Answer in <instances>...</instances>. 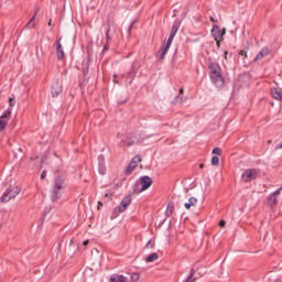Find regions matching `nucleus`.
I'll return each instance as SVG.
<instances>
[{"mask_svg":"<svg viewBox=\"0 0 282 282\" xmlns=\"http://www.w3.org/2000/svg\"><path fill=\"white\" fill-rule=\"evenodd\" d=\"M67 188V178L65 175H57L53 181L51 189V200L58 202L63 197V193Z\"/></svg>","mask_w":282,"mask_h":282,"instance_id":"1","label":"nucleus"},{"mask_svg":"<svg viewBox=\"0 0 282 282\" xmlns=\"http://www.w3.org/2000/svg\"><path fill=\"white\" fill-rule=\"evenodd\" d=\"M209 76L212 78L213 84L216 87H224V76H221V66L217 63L209 64Z\"/></svg>","mask_w":282,"mask_h":282,"instance_id":"2","label":"nucleus"},{"mask_svg":"<svg viewBox=\"0 0 282 282\" xmlns=\"http://www.w3.org/2000/svg\"><path fill=\"white\" fill-rule=\"evenodd\" d=\"M20 193L21 188L19 186H10V188L7 189L6 193L2 195L0 200L2 202V204H8L10 199H14V197H17V195H19Z\"/></svg>","mask_w":282,"mask_h":282,"instance_id":"3","label":"nucleus"},{"mask_svg":"<svg viewBox=\"0 0 282 282\" xmlns=\"http://www.w3.org/2000/svg\"><path fill=\"white\" fill-rule=\"evenodd\" d=\"M140 281V273H132L130 278L121 274H112L110 282H137Z\"/></svg>","mask_w":282,"mask_h":282,"instance_id":"4","label":"nucleus"},{"mask_svg":"<svg viewBox=\"0 0 282 282\" xmlns=\"http://www.w3.org/2000/svg\"><path fill=\"white\" fill-rule=\"evenodd\" d=\"M226 34V30L221 31L219 25H214L212 30V36L215 39L217 46L219 47V43L224 41V35Z\"/></svg>","mask_w":282,"mask_h":282,"instance_id":"5","label":"nucleus"},{"mask_svg":"<svg viewBox=\"0 0 282 282\" xmlns=\"http://www.w3.org/2000/svg\"><path fill=\"white\" fill-rule=\"evenodd\" d=\"M141 188L139 191H134V193H144V191H149L153 184V180L150 176H141L140 177Z\"/></svg>","mask_w":282,"mask_h":282,"instance_id":"6","label":"nucleus"},{"mask_svg":"<svg viewBox=\"0 0 282 282\" xmlns=\"http://www.w3.org/2000/svg\"><path fill=\"white\" fill-rule=\"evenodd\" d=\"M256 177H259V170L254 169L246 170L241 175L243 182H252Z\"/></svg>","mask_w":282,"mask_h":282,"instance_id":"7","label":"nucleus"},{"mask_svg":"<svg viewBox=\"0 0 282 282\" xmlns=\"http://www.w3.org/2000/svg\"><path fill=\"white\" fill-rule=\"evenodd\" d=\"M181 25H182V21H180V19H176L172 25L171 33L167 39L170 43H173V39H175V34H177V32L180 31Z\"/></svg>","mask_w":282,"mask_h":282,"instance_id":"8","label":"nucleus"},{"mask_svg":"<svg viewBox=\"0 0 282 282\" xmlns=\"http://www.w3.org/2000/svg\"><path fill=\"white\" fill-rule=\"evenodd\" d=\"M173 44V42H170L167 40V42L165 44L162 45V47L159 50L158 52V57L161 59V61H164L166 54H169V50H171V45Z\"/></svg>","mask_w":282,"mask_h":282,"instance_id":"9","label":"nucleus"},{"mask_svg":"<svg viewBox=\"0 0 282 282\" xmlns=\"http://www.w3.org/2000/svg\"><path fill=\"white\" fill-rule=\"evenodd\" d=\"M62 93H63V87L61 85V82L55 80L52 85V90H51L53 98L61 96Z\"/></svg>","mask_w":282,"mask_h":282,"instance_id":"10","label":"nucleus"},{"mask_svg":"<svg viewBox=\"0 0 282 282\" xmlns=\"http://www.w3.org/2000/svg\"><path fill=\"white\" fill-rule=\"evenodd\" d=\"M131 204V194L127 195L119 205V213H124L127 207Z\"/></svg>","mask_w":282,"mask_h":282,"instance_id":"11","label":"nucleus"},{"mask_svg":"<svg viewBox=\"0 0 282 282\" xmlns=\"http://www.w3.org/2000/svg\"><path fill=\"white\" fill-rule=\"evenodd\" d=\"M265 56H270V48L263 47L254 57L253 63H258V61H263Z\"/></svg>","mask_w":282,"mask_h":282,"instance_id":"12","label":"nucleus"},{"mask_svg":"<svg viewBox=\"0 0 282 282\" xmlns=\"http://www.w3.org/2000/svg\"><path fill=\"white\" fill-rule=\"evenodd\" d=\"M98 172L99 175H105L107 173V167L105 166V155L102 154L98 156Z\"/></svg>","mask_w":282,"mask_h":282,"instance_id":"13","label":"nucleus"},{"mask_svg":"<svg viewBox=\"0 0 282 282\" xmlns=\"http://www.w3.org/2000/svg\"><path fill=\"white\" fill-rule=\"evenodd\" d=\"M56 54L58 61H63V58H65V51H63V44H61V39L56 41Z\"/></svg>","mask_w":282,"mask_h":282,"instance_id":"14","label":"nucleus"},{"mask_svg":"<svg viewBox=\"0 0 282 282\" xmlns=\"http://www.w3.org/2000/svg\"><path fill=\"white\" fill-rule=\"evenodd\" d=\"M138 142H140V139L137 137H127L122 140L123 147H133V144H138Z\"/></svg>","mask_w":282,"mask_h":282,"instance_id":"15","label":"nucleus"},{"mask_svg":"<svg viewBox=\"0 0 282 282\" xmlns=\"http://www.w3.org/2000/svg\"><path fill=\"white\" fill-rule=\"evenodd\" d=\"M113 25H116V22L111 19H108L106 24H104V30L106 34H109V32H111V28H113Z\"/></svg>","mask_w":282,"mask_h":282,"instance_id":"16","label":"nucleus"},{"mask_svg":"<svg viewBox=\"0 0 282 282\" xmlns=\"http://www.w3.org/2000/svg\"><path fill=\"white\" fill-rule=\"evenodd\" d=\"M271 96L275 100H282V91L279 88H272L271 89Z\"/></svg>","mask_w":282,"mask_h":282,"instance_id":"17","label":"nucleus"},{"mask_svg":"<svg viewBox=\"0 0 282 282\" xmlns=\"http://www.w3.org/2000/svg\"><path fill=\"white\" fill-rule=\"evenodd\" d=\"M36 14H39V9L35 10L34 15L30 19L29 23L25 25L26 30H32V28H34V25H36L34 23V21L36 19Z\"/></svg>","mask_w":282,"mask_h":282,"instance_id":"18","label":"nucleus"},{"mask_svg":"<svg viewBox=\"0 0 282 282\" xmlns=\"http://www.w3.org/2000/svg\"><path fill=\"white\" fill-rule=\"evenodd\" d=\"M186 210H191L192 206H197V199L195 197H191L187 203L184 204Z\"/></svg>","mask_w":282,"mask_h":282,"instance_id":"19","label":"nucleus"},{"mask_svg":"<svg viewBox=\"0 0 282 282\" xmlns=\"http://www.w3.org/2000/svg\"><path fill=\"white\" fill-rule=\"evenodd\" d=\"M197 271L195 269H191L189 275L185 279V282H195L197 281V278L195 276Z\"/></svg>","mask_w":282,"mask_h":282,"instance_id":"20","label":"nucleus"},{"mask_svg":"<svg viewBox=\"0 0 282 282\" xmlns=\"http://www.w3.org/2000/svg\"><path fill=\"white\" fill-rule=\"evenodd\" d=\"M268 204L269 206H276V204H279V199L276 198V196L270 194L268 197Z\"/></svg>","mask_w":282,"mask_h":282,"instance_id":"21","label":"nucleus"},{"mask_svg":"<svg viewBox=\"0 0 282 282\" xmlns=\"http://www.w3.org/2000/svg\"><path fill=\"white\" fill-rule=\"evenodd\" d=\"M158 259H159L158 253L153 252L147 257L145 261L147 263H153V261H158Z\"/></svg>","mask_w":282,"mask_h":282,"instance_id":"22","label":"nucleus"},{"mask_svg":"<svg viewBox=\"0 0 282 282\" xmlns=\"http://www.w3.org/2000/svg\"><path fill=\"white\" fill-rule=\"evenodd\" d=\"M182 102H186V97H180V95H177L172 101V105H182Z\"/></svg>","mask_w":282,"mask_h":282,"instance_id":"23","label":"nucleus"},{"mask_svg":"<svg viewBox=\"0 0 282 282\" xmlns=\"http://www.w3.org/2000/svg\"><path fill=\"white\" fill-rule=\"evenodd\" d=\"M12 116V108H8L1 116V118H6L7 120H10Z\"/></svg>","mask_w":282,"mask_h":282,"instance_id":"24","label":"nucleus"},{"mask_svg":"<svg viewBox=\"0 0 282 282\" xmlns=\"http://www.w3.org/2000/svg\"><path fill=\"white\" fill-rule=\"evenodd\" d=\"M135 166L132 162H130V164L128 165L127 170H126V175H129L131 173H133V171L135 170Z\"/></svg>","mask_w":282,"mask_h":282,"instance_id":"25","label":"nucleus"},{"mask_svg":"<svg viewBox=\"0 0 282 282\" xmlns=\"http://www.w3.org/2000/svg\"><path fill=\"white\" fill-rule=\"evenodd\" d=\"M165 215L167 217H171V215H173V205L171 203L167 204Z\"/></svg>","mask_w":282,"mask_h":282,"instance_id":"26","label":"nucleus"},{"mask_svg":"<svg viewBox=\"0 0 282 282\" xmlns=\"http://www.w3.org/2000/svg\"><path fill=\"white\" fill-rule=\"evenodd\" d=\"M212 164L213 166H219V156L214 155L212 158Z\"/></svg>","mask_w":282,"mask_h":282,"instance_id":"27","label":"nucleus"},{"mask_svg":"<svg viewBox=\"0 0 282 282\" xmlns=\"http://www.w3.org/2000/svg\"><path fill=\"white\" fill-rule=\"evenodd\" d=\"M138 162H142V158H140V155L134 156L131 160V163L138 166Z\"/></svg>","mask_w":282,"mask_h":282,"instance_id":"28","label":"nucleus"},{"mask_svg":"<svg viewBox=\"0 0 282 282\" xmlns=\"http://www.w3.org/2000/svg\"><path fill=\"white\" fill-rule=\"evenodd\" d=\"M17 105V100L13 97L9 98V109H12Z\"/></svg>","mask_w":282,"mask_h":282,"instance_id":"29","label":"nucleus"},{"mask_svg":"<svg viewBox=\"0 0 282 282\" xmlns=\"http://www.w3.org/2000/svg\"><path fill=\"white\" fill-rule=\"evenodd\" d=\"M212 153H213L214 155H221V149H220V148H214L213 151H212Z\"/></svg>","mask_w":282,"mask_h":282,"instance_id":"30","label":"nucleus"},{"mask_svg":"<svg viewBox=\"0 0 282 282\" xmlns=\"http://www.w3.org/2000/svg\"><path fill=\"white\" fill-rule=\"evenodd\" d=\"M6 127H8V122L0 119V131H3V129H6Z\"/></svg>","mask_w":282,"mask_h":282,"instance_id":"31","label":"nucleus"},{"mask_svg":"<svg viewBox=\"0 0 282 282\" xmlns=\"http://www.w3.org/2000/svg\"><path fill=\"white\" fill-rule=\"evenodd\" d=\"M135 23H138V20H134L130 25H129V29H128V34L131 35V30H133V25H135Z\"/></svg>","mask_w":282,"mask_h":282,"instance_id":"32","label":"nucleus"},{"mask_svg":"<svg viewBox=\"0 0 282 282\" xmlns=\"http://www.w3.org/2000/svg\"><path fill=\"white\" fill-rule=\"evenodd\" d=\"M281 191L282 187L278 188L275 192H273L271 195H273L274 197H279V195H281Z\"/></svg>","mask_w":282,"mask_h":282,"instance_id":"33","label":"nucleus"},{"mask_svg":"<svg viewBox=\"0 0 282 282\" xmlns=\"http://www.w3.org/2000/svg\"><path fill=\"white\" fill-rule=\"evenodd\" d=\"M135 74V63L132 65V69L129 72V76H134Z\"/></svg>","mask_w":282,"mask_h":282,"instance_id":"34","label":"nucleus"},{"mask_svg":"<svg viewBox=\"0 0 282 282\" xmlns=\"http://www.w3.org/2000/svg\"><path fill=\"white\" fill-rule=\"evenodd\" d=\"M45 177H47V171H43L41 174V180H45Z\"/></svg>","mask_w":282,"mask_h":282,"instance_id":"35","label":"nucleus"},{"mask_svg":"<svg viewBox=\"0 0 282 282\" xmlns=\"http://www.w3.org/2000/svg\"><path fill=\"white\" fill-rule=\"evenodd\" d=\"M118 80H120V79L118 78V75H115V76H113V83H116L117 85H120V82H118Z\"/></svg>","mask_w":282,"mask_h":282,"instance_id":"36","label":"nucleus"},{"mask_svg":"<svg viewBox=\"0 0 282 282\" xmlns=\"http://www.w3.org/2000/svg\"><path fill=\"white\" fill-rule=\"evenodd\" d=\"M239 55H240V56H246V58H248V53H246V51H240V52H239Z\"/></svg>","mask_w":282,"mask_h":282,"instance_id":"37","label":"nucleus"},{"mask_svg":"<svg viewBox=\"0 0 282 282\" xmlns=\"http://www.w3.org/2000/svg\"><path fill=\"white\" fill-rule=\"evenodd\" d=\"M219 226H220V228H224L226 226V220H220Z\"/></svg>","mask_w":282,"mask_h":282,"instance_id":"38","label":"nucleus"},{"mask_svg":"<svg viewBox=\"0 0 282 282\" xmlns=\"http://www.w3.org/2000/svg\"><path fill=\"white\" fill-rule=\"evenodd\" d=\"M109 41H111V36L108 34H106V42L109 43Z\"/></svg>","mask_w":282,"mask_h":282,"instance_id":"39","label":"nucleus"},{"mask_svg":"<svg viewBox=\"0 0 282 282\" xmlns=\"http://www.w3.org/2000/svg\"><path fill=\"white\" fill-rule=\"evenodd\" d=\"M52 212V207H46L44 213L47 214V213H51Z\"/></svg>","mask_w":282,"mask_h":282,"instance_id":"40","label":"nucleus"},{"mask_svg":"<svg viewBox=\"0 0 282 282\" xmlns=\"http://www.w3.org/2000/svg\"><path fill=\"white\" fill-rule=\"evenodd\" d=\"M83 246H84V247L89 246V240H85V241L83 242Z\"/></svg>","mask_w":282,"mask_h":282,"instance_id":"41","label":"nucleus"},{"mask_svg":"<svg viewBox=\"0 0 282 282\" xmlns=\"http://www.w3.org/2000/svg\"><path fill=\"white\" fill-rule=\"evenodd\" d=\"M107 50H109V46H107V44L104 46V52H107Z\"/></svg>","mask_w":282,"mask_h":282,"instance_id":"42","label":"nucleus"},{"mask_svg":"<svg viewBox=\"0 0 282 282\" xmlns=\"http://www.w3.org/2000/svg\"><path fill=\"white\" fill-rule=\"evenodd\" d=\"M182 94H184V88L180 89V96H182Z\"/></svg>","mask_w":282,"mask_h":282,"instance_id":"43","label":"nucleus"},{"mask_svg":"<svg viewBox=\"0 0 282 282\" xmlns=\"http://www.w3.org/2000/svg\"><path fill=\"white\" fill-rule=\"evenodd\" d=\"M124 102H127V99L123 101H118L119 105H124Z\"/></svg>","mask_w":282,"mask_h":282,"instance_id":"44","label":"nucleus"},{"mask_svg":"<svg viewBox=\"0 0 282 282\" xmlns=\"http://www.w3.org/2000/svg\"><path fill=\"white\" fill-rule=\"evenodd\" d=\"M117 76H118L119 79L124 78V75H117Z\"/></svg>","mask_w":282,"mask_h":282,"instance_id":"45","label":"nucleus"},{"mask_svg":"<svg viewBox=\"0 0 282 282\" xmlns=\"http://www.w3.org/2000/svg\"><path fill=\"white\" fill-rule=\"evenodd\" d=\"M199 169H204V163H200V164H199Z\"/></svg>","mask_w":282,"mask_h":282,"instance_id":"46","label":"nucleus"},{"mask_svg":"<svg viewBox=\"0 0 282 282\" xmlns=\"http://www.w3.org/2000/svg\"><path fill=\"white\" fill-rule=\"evenodd\" d=\"M105 197H111V194L107 193V194L105 195Z\"/></svg>","mask_w":282,"mask_h":282,"instance_id":"47","label":"nucleus"},{"mask_svg":"<svg viewBox=\"0 0 282 282\" xmlns=\"http://www.w3.org/2000/svg\"><path fill=\"white\" fill-rule=\"evenodd\" d=\"M149 246H151V240L147 243V248H149Z\"/></svg>","mask_w":282,"mask_h":282,"instance_id":"48","label":"nucleus"},{"mask_svg":"<svg viewBox=\"0 0 282 282\" xmlns=\"http://www.w3.org/2000/svg\"><path fill=\"white\" fill-rule=\"evenodd\" d=\"M48 25H52V20H50Z\"/></svg>","mask_w":282,"mask_h":282,"instance_id":"49","label":"nucleus"},{"mask_svg":"<svg viewBox=\"0 0 282 282\" xmlns=\"http://www.w3.org/2000/svg\"><path fill=\"white\" fill-rule=\"evenodd\" d=\"M99 206H102V203H101V202H99Z\"/></svg>","mask_w":282,"mask_h":282,"instance_id":"50","label":"nucleus"},{"mask_svg":"<svg viewBox=\"0 0 282 282\" xmlns=\"http://www.w3.org/2000/svg\"><path fill=\"white\" fill-rule=\"evenodd\" d=\"M212 21L215 23V19L212 18Z\"/></svg>","mask_w":282,"mask_h":282,"instance_id":"51","label":"nucleus"},{"mask_svg":"<svg viewBox=\"0 0 282 282\" xmlns=\"http://www.w3.org/2000/svg\"><path fill=\"white\" fill-rule=\"evenodd\" d=\"M228 54V52H225V56Z\"/></svg>","mask_w":282,"mask_h":282,"instance_id":"52","label":"nucleus"}]
</instances>
